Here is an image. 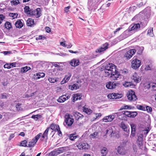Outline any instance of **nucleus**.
Masks as SVG:
<instances>
[{
    "label": "nucleus",
    "instance_id": "49530a36",
    "mask_svg": "<svg viewBox=\"0 0 156 156\" xmlns=\"http://www.w3.org/2000/svg\"><path fill=\"white\" fill-rule=\"evenodd\" d=\"M145 108L146 110L148 113H151L152 111V108L149 106H147Z\"/></svg>",
    "mask_w": 156,
    "mask_h": 156
},
{
    "label": "nucleus",
    "instance_id": "2eb2a0df",
    "mask_svg": "<svg viewBox=\"0 0 156 156\" xmlns=\"http://www.w3.org/2000/svg\"><path fill=\"white\" fill-rule=\"evenodd\" d=\"M120 76V74L117 71V69H116L115 72H113L112 73V74L110 76V78H111L113 80H116Z\"/></svg>",
    "mask_w": 156,
    "mask_h": 156
},
{
    "label": "nucleus",
    "instance_id": "f257e3e1",
    "mask_svg": "<svg viewBox=\"0 0 156 156\" xmlns=\"http://www.w3.org/2000/svg\"><path fill=\"white\" fill-rule=\"evenodd\" d=\"M59 127V125L57 124L53 123H51L50 126L47 127L42 134L41 137L40 138L41 141V142H47L48 139V131L50 129L53 131H56V130H58V128Z\"/></svg>",
    "mask_w": 156,
    "mask_h": 156
},
{
    "label": "nucleus",
    "instance_id": "338daca9",
    "mask_svg": "<svg viewBox=\"0 0 156 156\" xmlns=\"http://www.w3.org/2000/svg\"><path fill=\"white\" fill-rule=\"evenodd\" d=\"M122 29V28L121 27H119V28H118L117 29H116V30H115V31L114 32V34H116V33L119 31V30H120L121 29Z\"/></svg>",
    "mask_w": 156,
    "mask_h": 156
},
{
    "label": "nucleus",
    "instance_id": "5fc2aeb1",
    "mask_svg": "<svg viewBox=\"0 0 156 156\" xmlns=\"http://www.w3.org/2000/svg\"><path fill=\"white\" fill-rule=\"evenodd\" d=\"M71 6L69 5L68 6L65 7L64 8V11L66 13H68L69 11V9H70Z\"/></svg>",
    "mask_w": 156,
    "mask_h": 156
},
{
    "label": "nucleus",
    "instance_id": "4be33fe9",
    "mask_svg": "<svg viewBox=\"0 0 156 156\" xmlns=\"http://www.w3.org/2000/svg\"><path fill=\"white\" fill-rule=\"evenodd\" d=\"M35 24L34 20L29 18L27 21V25L28 27H32Z\"/></svg>",
    "mask_w": 156,
    "mask_h": 156
},
{
    "label": "nucleus",
    "instance_id": "423d86ee",
    "mask_svg": "<svg viewBox=\"0 0 156 156\" xmlns=\"http://www.w3.org/2000/svg\"><path fill=\"white\" fill-rule=\"evenodd\" d=\"M41 11L40 8H37L35 10L31 9L29 14L31 16H34L36 18L39 17L41 15Z\"/></svg>",
    "mask_w": 156,
    "mask_h": 156
},
{
    "label": "nucleus",
    "instance_id": "ddd939ff",
    "mask_svg": "<svg viewBox=\"0 0 156 156\" xmlns=\"http://www.w3.org/2000/svg\"><path fill=\"white\" fill-rule=\"evenodd\" d=\"M122 96V95L121 94H119L118 93H112L111 94H109L108 95V97L112 99H116L121 98Z\"/></svg>",
    "mask_w": 156,
    "mask_h": 156
},
{
    "label": "nucleus",
    "instance_id": "f8f14e48",
    "mask_svg": "<svg viewBox=\"0 0 156 156\" xmlns=\"http://www.w3.org/2000/svg\"><path fill=\"white\" fill-rule=\"evenodd\" d=\"M108 44L107 43L104 44L100 48L97 49L96 52L100 53L105 51L108 48Z\"/></svg>",
    "mask_w": 156,
    "mask_h": 156
},
{
    "label": "nucleus",
    "instance_id": "774afa93",
    "mask_svg": "<svg viewBox=\"0 0 156 156\" xmlns=\"http://www.w3.org/2000/svg\"><path fill=\"white\" fill-rule=\"evenodd\" d=\"M31 118L34 119L35 121L37 120V118L36 115H33L31 117Z\"/></svg>",
    "mask_w": 156,
    "mask_h": 156
},
{
    "label": "nucleus",
    "instance_id": "6ab92c4d",
    "mask_svg": "<svg viewBox=\"0 0 156 156\" xmlns=\"http://www.w3.org/2000/svg\"><path fill=\"white\" fill-rule=\"evenodd\" d=\"M133 79L136 83H138L141 80V78L136 73H135L133 76Z\"/></svg>",
    "mask_w": 156,
    "mask_h": 156
},
{
    "label": "nucleus",
    "instance_id": "79ce46f5",
    "mask_svg": "<svg viewBox=\"0 0 156 156\" xmlns=\"http://www.w3.org/2000/svg\"><path fill=\"white\" fill-rule=\"evenodd\" d=\"M4 27L5 29L9 30L10 29V22L8 21L6 22L5 24Z\"/></svg>",
    "mask_w": 156,
    "mask_h": 156
},
{
    "label": "nucleus",
    "instance_id": "bb28decb",
    "mask_svg": "<svg viewBox=\"0 0 156 156\" xmlns=\"http://www.w3.org/2000/svg\"><path fill=\"white\" fill-rule=\"evenodd\" d=\"M31 68L29 66H26L22 67L21 69V72L22 73H25L28 71L30 70Z\"/></svg>",
    "mask_w": 156,
    "mask_h": 156
},
{
    "label": "nucleus",
    "instance_id": "e433bc0d",
    "mask_svg": "<svg viewBox=\"0 0 156 156\" xmlns=\"http://www.w3.org/2000/svg\"><path fill=\"white\" fill-rule=\"evenodd\" d=\"M10 2L12 5H16L20 3L19 0H12Z\"/></svg>",
    "mask_w": 156,
    "mask_h": 156
},
{
    "label": "nucleus",
    "instance_id": "c9c22d12",
    "mask_svg": "<svg viewBox=\"0 0 156 156\" xmlns=\"http://www.w3.org/2000/svg\"><path fill=\"white\" fill-rule=\"evenodd\" d=\"M27 141L26 140H24L21 141L20 143V146L22 147H27Z\"/></svg>",
    "mask_w": 156,
    "mask_h": 156
},
{
    "label": "nucleus",
    "instance_id": "a878e982",
    "mask_svg": "<svg viewBox=\"0 0 156 156\" xmlns=\"http://www.w3.org/2000/svg\"><path fill=\"white\" fill-rule=\"evenodd\" d=\"M101 156H106L107 153V149L105 147H103L101 150Z\"/></svg>",
    "mask_w": 156,
    "mask_h": 156
},
{
    "label": "nucleus",
    "instance_id": "09e8293b",
    "mask_svg": "<svg viewBox=\"0 0 156 156\" xmlns=\"http://www.w3.org/2000/svg\"><path fill=\"white\" fill-rule=\"evenodd\" d=\"M64 149L63 148H59L56 151V152L58 154H60L63 152Z\"/></svg>",
    "mask_w": 156,
    "mask_h": 156
},
{
    "label": "nucleus",
    "instance_id": "69168bd1",
    "mask_svg": "<svg viewBox=\"0 0 156 156\" xmlns=\"http://www.w3.org/2000/svg\"><path fill=\"white\" fill-rule=\"evenodd\" d=\"M72 46V45L71 43H69V44H66L65 45V47H66L67 48H71Z\"/></svg>",
    "mask_w": 156,
    "mask_h": 156
},
{
    "label": "nucleus",
    "instance_id": "4468645a",
    "mask_svg": "<svg viewBox=\"0 0 156 156\" xmlns=\"http://www.w3.org/2000/svg\"><path fill=\"white\" fill-rule=\"evenodd\" d=\"M114 117L113 115H110L105 116L102 119L103 121L105 122H112L114 119Z\"/></svg>",
    "mask_w": 156,
    "mask_h": 156
},
{
    "label": "nucleus",
    "instance_id": "58836bf2",
    "mask_svg": "<svg viewBox=\"0 0 156 156\" xmlns=\"http://www.w3.org/2000/svg\"><path fill=\"white\" fill-rule=\"evenodd\" d=\"M137 108L139 110L145 111L146 108L145 107L140 105H138L136 106Z\"/></svg>",
    "mask_w": 156,
    "mask_h": 156
},
{
    "label": "nucleus",
    "instance_id": "680f3d73",
    "mask_svg": "<svg viewBox=\"0 0 156 156\" xmlns=\"http://www.w3.org/2000/svg\"><path fill=\"white\" fill-rule=\"evenodd\" d=\"M9 126L6 125L5 127V132L6 133H8L9 132Z\"/></svg>",
    "mask_w": 156,
    "mask_h": 156
},
{
    "label": "nucleus",
    "instance_id": "8fccbe9b",
    "mask_svg": "<svg viewBox=\"0 0 156 156\" xmlns=\"http://www.w3.org/2000/svg\"><path fill=\"white\" fill-rule=\"evenodd\" d=\"M21 104L18 103L16 105V106L17 110L19 111L22 109V108L21 107Z\"/></svg>",
    "mask_w": 156,
    "mask_h": 156
},
{
    "label": "nucleus",
    "instance_id": "473e14b6",
    "mask_svg": "<svg viewBox=\"0 0 156 156\" xmlns=\"http://www.w3.org/2000/svg\"><path fill=\"white\" fill-rule=\"evenodd\" d=\"M24 12L28 14H29V13L30 12L31 9H30L29 6H26L24 8Z\"/></svg>",
    "mask_w": 156,
    "mask_h": 156
},
{
    "label": "nucleus",
    "instance_id": "6e6d98bb",
    "mask_svg": "<svg viewBox=\"0 0 156 156\" xmlns=\"http://www.w3.org/2000/svg\"><path fill=\"white\" fill-rule=\"evenodd\" d=\"M131 127L132 131H134H134H136V125L135 124H131Z\"/></svg>",
    "mask_w": 156,
    "mask_h": 156
},
{
    "label": "nucleus",
    "instance_id": "f704fd0d",
    "mask_svg": "<svg viewBox=\"0 0 156 156\" xmlns=\"http://www.w3.org/2000/svg\"><path fill=\"white\" fill-rule=\"evenodd\" d=\"M122 113L126 116L130 118V112L128 111H125L122 112Z\"/></svg>",
    "mask_w": 156,
    "mask_h": 156
},
{
    "label": "nucleus",
    "instance_id": "39448f33",
    "mask_svg": "<svg viewBox=\"0 0 156 156\" xmlns=\"http://www.w3.org/2000/svg\"><path fill=\"white\" fill-rule=\"evenodd\" d=\"M127 96L128 100L131 101H134L137 99L135 92L132 90L129 91L127 93Z\"/></svg>",
    "mask_w": 156,
    "mask_h": 156
},
{
    "label": "nucleus",
    "instance_id": "f03ea898",
    "mask_svg": "<svg viewBox=\"0 0 156 156\" xmlns=\"http://www.w3.org/2000/svg\"><path fill=\"white\" fill-rule=\"evenodd\" d=\"M42 134L41 133H40L37 135L35 136L33 138L31 141H30L27 147H34V145L36 144L38 140L41 137Z\"/></svg>",
    "mask_w": 156,
    "mask_h": 156
},
{
    "label": "nucleus",
    "instance_id": "cd10ccee",
    "mask_svg": "<svg viewBox=\"0 0 156 156\" xmlns=\"http://www.w3.org/2000/svg\"><path fill=\"white\" fill-rule=\"evenodd\" d=\"M104 75L105 77H109L110 78V76L112 74V72H110L109 70H108L105 68L104 69Z\"/></svg>",
    "mask_w": 156,
    "mask_h": 156
},
{
    "label": "nucleus",
    "instance_id": "a19ab883",
    "mask_svg": "<svg viewBox=\"0 0 156 156\" xmlns=\"http://www.w3.org/2000/svg\"><path fill=\"white\" fill-rule=\"evenodd\" d=\"M132 85L131 83L129 82H125L123 84V85L125 87H130Z\"/></svg>",
    "mask_w": 156,
    "mask_h": 156
},
{
    "label": "nucleus",
    "instance_id": "dca6fc26",
    "mask_svg": "<svg viewBox=\"0 0 156 156\" xmlns=\"http://www.w3.org/2000/svg\"><path fill=\"white\" fill-rule=\"evenodd\" d=\"M102 115L100 113H93L91 116L90 120L91 121H95L97 119L101 117Z\"/></svg>",
    "mask_w": 156,
    "mask_h": 156
},
{
    "label": "nucleus",
    "instance_id": "a211bd4d",
    "mask_svg": "<svg viewBox=\"0 0 156 156\" xmlns=\"http://www.w3.org/2000/svg\"><path fill=\"white\" fill-rule=\"evenodd\" d=\"M73 115L75 118V119L76 120H81L84 117L83 115L78 112H75Z\"/></svg>",
    "mask_w": 156,
    "mask_h": 156
},
{
    "label": "nucleus",
    "instance_id": "412c9836",
    "mask_svg": "<svg viewBox=\"0 0 156 156\" xmlns=\"http://www.w3.org/2000/svg\"><path fill=\"white\" fill-rule=\"evenodd\" d=\"M15 25L16 28H21L23 27V23L22 22L21 20H18L16 22Z\"/></svg>",
    "mask_w": 156,
    "mask_h": 156
},
{
    "label": "nucleus",
    "instance_id": "c85d7f7f",
    "mask_svg": "<svg viewBox=\"0 0 156 156\" xmlns=\"http://www.w3.org/2000/svg\"><path fill=\"white\" fill-rule=\"evenodd\" d=\"M79 88V86L77 84H74L71 85H70L69 86V89L72 90H76Z\"/></svg>",
    "mask_w": 156,
    "mask_h": 156
},
{
    "label": "nucleus",
    "instance_id": "5701e85b",
    "mask_svg": "<svg viewBox=\"0 0 156 156\" xmlns=\"http://www.w3.org/2000/svg\"><path fill=\"white\" fill-rule=\"evenodd\" d=\"M79 61L78 60L73 59L70 62V64L73 66H77L79 64Z\"/></svg>",
    "mask_w": 156,
    "mask_h": 156
},
{
    "label": "nucleus",
    "instance_id": "37998d69",
    "mask_svg": "<svg viewBox=\"0 0 156 156\" xmlns=\"http://www.w3.org/2000/svg\"><path fill=\"white\" fill-rule=\"evenodd\" d=\"M18 14L17 13H10V17L12 18V19H14L17 17Z\"/></svg>",
    "mask_w": 156,
    "mask_h": 156
},
{
    "label": "nucleus",
    "instance_id": "c03bdc74",
    "mask_svg": "<svg viewBox=\"0 0 156 156\" xmlns=\"http://www.w3.org/2000/svg\"><path fill=\"white\" fill-rule=\"evenodd\" d=\"M46 38L45 37L43 36L42 35H40L36 37V40H40L46 39Z\"/></svg>",
    "mask_w": 156,
    "mask_h": 156
},
{
    "label": "nucleus",
    "instance_id": "7ed1b4c3",
    "mask_svg": "<svg viewBox=\"0 0 156 156\" xmlns=\"http://www.w3.org/2000/svg\"><path fill=\"white\" fill-rule=\"evenodd\" d=\"M64 118L65 122L66 123V124H64L65 126H67L69 127L71 126L73 123L74 119L70 117V115L68 113L66 114Z\"/></svg>",
    "mask_w": 156,
    "mask_h": 156
},
{
    "label": "nucleus",
    "instance_id": "de8ad7c7",
    "mask_svg": "<svg viewBox=\"0 0 156 156\" xmlns=\"http://www.w3.org/2000/svg\"><path fill=\"white\" fill-rule=\"evenodd\" d=\"M48 80L51 83H54L57 81V79L53 78L50 77L48 79Z\"/></svg>",
    "mask_w": 156,
    "mask_h": 156
},
{
    "label": "nucleus",
    "instance_id": "aec40b11",
    "mask_svg": "<svg viewBox=\"0 0 156 156\" xmlns=\"http://www.w3.org/2000/svg\"><path fill=\"white\" fill-rule=\"evenodd\" d=\"M81 96L79 94L77 93L74 94L73 96V101L75 102L77 100L81 99Z\"/></svg>",
    "mask_w": 156,
    "mask_h": 156
},
{
    "label": "nucleus",
    "instance_id": "1a4fd4ad",
    "mask_svg": "<svg viewBox=\"0 0 156 156\" xmlns=\"http://www.w3.org/2000/svg\"><path fill=\"white\" fill-rule=\"evenodd\" d=\"M136 52V50L135 49H132L129 50L126 52L124 55V57L126 58V59H129Z\"/></svg>",
    "mask_w": 156,
    "mask_h": 156
},
{
    "label": "nucleus",
    "instance_id": "393cba45",
    "mask_svg": "<svg viewBox=\"0 0 156 156\" xmlns=\"http://www.w3.org/2000/svg\"><path fill=\"white\" fill-rule=\"evenodd\" d=\"M120 126L124 131L127 132L129 131V130L128 129L127 126L125 125L124 122H121Z\"/></svg>",
    "mask_w": 156,
    "mask_h": 156
},
{
    "label": "nucleus",
    "instance_id": "9d476101",
    "mask_svg": "<svg viewBox=\"0 0 156 156\" xmlns=\"http://www.w3.org/2000/svg\"><path fill=\"white\" fill-rule=\"evenodd\" d=\"M105 68L112 73L117 69V66L112 63L108 64L105 66Z\"/></svg>",
    "mask_w": 156,
    "mask_h": 156
},
{
    "label": "nucleus",
    "instance_id": "4c0bfd02",
    "mask_svg": "<svg viewBox=\"0 0 156 156\" xmlns=\"http://www.w3.org/2000/svg\"><path fill=\"white\" fill-rule=\"evenodd\" d=\"M143 135L142 134H140L138 136L137 139V141H143Z\"/></svg>",
    "mask_w": 156,
    "mask_h": 156
},
{
    "label": "nucleus",
    "instance_id": "ea45409f",
    "mask_svg": "<svg viewBox=\"0 0 156 156\" xmlns=\"http://www.w3.org/2000/svg\"><path fill=\"white\" fill-rule=\"evenodd\" d=\"M77 137H78V136H75L74 134H72L70 135L69 138L70 140H74Z\"/></svg>",
    "mask_w": 156,
    "mask_h": 156
},
{
    "label": "nucleus",
    "instance_id": "3c124183",
    "mask_svg": "<svg viewBox=\"0 0 156 156\" xmlns=\"http://www.w3.org/2000/svg\"><path fill=\"white\" fill-rule=\"evenodd\" d=\"M113 133L112 129L111 128H109L108 129H107L106 130V134H110L111 135Z\"/></svg>",
    "mask_w": 156,
    "mask_h": 156
},
{
    "label": "nucleus",
    "instance_id": "e2e57ef3",
    "mask_svg": "<svg viewBox=\"0 0 156 156\" xmlns=\"http://www.w3.org/2000/svg\"><path fill=\"white\" fill-rule=\"evenodd\" d=\"M4 67L5 68H6L8 69H10V64H5L4 66Z\"/></svg>",
    "mask_w": 156,
    "mask_h": 156
},
{
    "label": "nucleus",
    "instance_id": "b1692460",
    "mask_svg": "<svg viewBox=\"0 0 156 156\" xmlns=\"http://www.w3.org/2000/svg\"><path fill=\"white\" fill-rule=\"evenodd\" d=\"M66 94L63 95L60 97L57 100L58 102L59 103H62L64 102L66 100Z\"/></svg>",
    "mask_w": 156,
    "mask_h": 156
},
{
    "label": "nucleus",
    "instance_id": "603ef678",
    "mask_svg": "<svg viewBox=\"0 0 156 156\" xmlns=\"http://www.w3.org/2000/svg\"><path fill=\"white\" fill-rule=\"evenodd\" d=\"M8 97L9 95L6 94V93L2 94H1V97L2 98H6Z\"/></svg>",
    "mask_w": 156,
    "mask_h": 156
},
{
    "label": "nucleus",
    "instance_id": "7c9ffc66",
    "mask_svg": "<svg viewBox=\"0 0 156 156\" xmlns=\"http://www.w3.org/2000/svg\"><path fill=\"white\" fill-rule=\"evenodd\" d=\"M147 35H149L151 37H153L154 34L153 32V28L150 27L148 30Z\"/></svg>",
    "mask_w": 156,
    "mask_h": 156
},
{
    "label": "nucleus",
    "instance_id": "72a5a7b5",
    "mask_svg": "<svg viewBox=\"0 0 156 156\" xmlns=\"http://www.w3.org/2000/svg\"><path fill=\"white\" fill-rule=\"evenodd\" d=\"M131 108L130 106L127 105H125L122 106L120 109V110L123 109H131Z\"/></svg>",
    "mask_w": 156,
    "mask_h": 156
},
{
    "label": "nucleus",
    "instance_id": "2f4dec72",
    "mask_svg": "<svg viewBox=\"0 0 156 156\" xmlns=\"http://www.w3.org/2000/svg\"><path fill=\"white\" fill-rule=\"evenodd\" d=\"M37 77L36 78V79L37 80L45 76V74L43 73H37L36 75Z\"/></svg>",
    "mask_w": 156,
    "mask_h": 156
},
{
    "label": "nucleus",
    "instance_id": "c756f323",
    "mask_svg": "<svg viewBox=\"0 0 156 156\" xmlns=\"http://www.w3.org/2000/svg\"><path fill=\"white\" fill-rule=\"evenodd\" d=\"M83 111L86 114H90L92 112V111L90 108H87L84 107H83Z\"/></svg>",
    "mask_w": 156,
    "mask_h": 156
},
{
    "label": "nucleus",
    "instance_id": "6e6552de",
    "mask_svg": "<svg viewBox=\"0 0 156 156\" xmlns=\"http://www.w3.org/2000/svg\"><path fill=\"white\" fill-rule=\"evenodd\" d=\"M76 146L79 149L87 150L89 148L90 146L88 144L84 141L79 143L78 144H77Z\"/></svg>",
    "mask_w": 156,
    "mask_h": 156
},
{
    "label": "nucleus",
    "instance_id": "0e129e2a",
    "mask_svg": "<svg viewBox=\"0 0 156 156\" xmlns=\"http://www.w3.org/2000/svg\"><path fill=\"white\" fill-rule=\"evenodd\" d=\"M45 29L46 32L47 33H50L51 31V29L49 27H45Z\"/></svg>",
    "mask_w": 156,
    "mask_h": 156
},
{
    "label": "nucleus",
    "instance_id": "0eeeda50",
    "mask_svg": "<svg viewBox=\"0 0 156 156\" xmlns=\"http://www.w3.org/2000/svg\"><path fill=\"white\" fill-rule=\"evenodd\" d=\"M119 83L118 82H109L106 83V87L108 89H115L117 87L119 86Z\"/></svg>",
    "mask_w": 156,
    "mask_h": 156
},
{
    "label": "nucleus",
    "instance_id": "f3484780",
    "mask_svg": "<svg viewBox=\"0 0 156 156\" xmlns=\"http://www.w3.org/2000/svg\"><path fill=\"white\" fill-rule=\"evenodd\" d=\"M71 76V75L70 73H69L66 75L62 80L61 81V84H62L68 81L70 79Z\"/></svg>",
    "mask_w": 156,
    "mask_h": 156
},
{
    "label": "nucleus",
    "instance_id": "a18cd8bd",
    "mask_svg": "<svg viewBox=\"0 0 156 156\" xmlns=\"http://www.w3.org/2000/svg\"><path fill=\"white\" fill-rule=\"evenodd\" d=\"M137 114V112H130V118H134Z\"/></svg>",
    "mask_w": 156,
    "mask_h": 156
},
{
    "label": "nucleus",
    "instance_id": "bf43d9fd",
    "mask_svg": "<svg viewBox=\"0 0 156 156\" xmlns=\"http://www.w3.org/2000/svg\"><path fill=\"white\" fill-rule=\"evenodd\" d=\"M151 86L152 87L153 89L154 90H156V83H151Z\"/></svg>",
    "mask_w": 156,
    "mask_h": 156
},
{
    "label": "nucleus",
    "instance_id": "13d9d810",
    "mask_svg": "<svg viewBox=\"0 0 156 156\" xmlns=\"http://www.w3.org/2000/svg\"><path fill=\"white\" fill-rule=\"evenodd\" d=\"M135 135V131H131V133L130 136V137L131 138L133 137Z\"/></svg>",
    "mask_w": 156,
    "mask_h": 156
},
{
    "label": "nucleus",
    "instance_id": "4d7b16f0",
    "mask_svg": "<svg viewBox=\"0 0 156 156\" xmlns=\"http://www.w3.org/2000/svg\"><path fill=\"white\" fill-rule=\"evenodd\" d=\"M55 132H57L58 133V135L59 136H62V132L61 131L59 126L58 127V130H56Z\"/></svg>",
    "mask_w": 156,
    "mask_h": 156
},
{
    "label": "nucleus",
    "instance_id": "9b49d317",
    "mask_svg": "<svg viewBox=\"0 0 156 156\" xmlns=\"http://www.w3.org/2000/svg\"><path fill=\"white\" fill-rule=\"evenodd\" d=\"M140 27V24L139 23L132 24L128 28V31L129 32L133 31H137L138 29Z\"/></svg>",
    "mask_w": 156,
    "mask_h": 156
},
{
    "label": "nucleus",
    "instance_id": "052dcab7",
    "mask_svg": "<svg viewBox=\"0 0 156 156\" xmlns=\"http://www.w3.org/2000/svg\"><path fill=\"white\" fill-rule=\"evenodd\" d=\"M5 19V16L3 15H0V24H1Z\"/></svg>",
    "mask_w": 156,
    "mask_h": 156
},
{
    "label": "nucleus",
    "instance_id": "20e7f679",
    "mask_svg": "<svg viewBox=\"0 0 156 156\" xmlns=\"http://www.w3.org/2000/svg\"><path fill=\"white\" fill-rule=\"evenodd\" d=\"M131 67L134 69L139 68L141 65V61L136 58V57L134 56L132 59Z\"/></svg>",
    "mask_w": 156,
    "mask_h": 156
},
{
    "label": "nucleus",
    "instance_id": "864d4df0",
    "mask_svg": "<svg viewBox=\"0 0 156 156\" xmlns=\"http://www.w3.org/2000/svg\"><path fill=\"white\" fill-rule=\"evenodd\" d=\"M98 132H95L91 134L90 136L92 138H96V136H98Z\"/></svg>",
    "mask_w": 156,
    "mask_h": 156
}]
</instances>
